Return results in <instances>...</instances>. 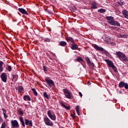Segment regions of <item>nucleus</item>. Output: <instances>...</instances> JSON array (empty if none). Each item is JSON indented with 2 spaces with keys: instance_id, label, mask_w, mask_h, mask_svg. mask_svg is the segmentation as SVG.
<instances>
[{
  "instance_id": "nucleus-1",
  "label": "nucleus",
  "mask_w": 128,
  "mask_h": 128,
  "mask_svg": "<svg viewBox=\"0 0 128 128\" xmlns=\"http://www.w3.org/2000/svg\"><path fill=\"white\" fill-rule=\"evenodd\" d=\"M116 54L118 56V58L120 60H124V62H126V60H128V58H126L124 54L120 52H116Z\"/></svg>"
},
{
  "instance_id": "nucleus-2",
  "label": "nucleus",
  "mask_w": 128,
  "mask_h": 128,
  "mask_svg": "<svg viewBox=\"0 0 128 128\" xmlns=\"http://www.w3.org/2000/svg\"><path fill=\"white\" fill-rule=\"evenodd\" d=\"M44 122L46 126H54V122L50 121V120L48 116H46L44 118Z\"/></svg>"
},
{
  "instance_id": "nucleus-3",
  "label": "nucleus",
  "mask_w": 128,
  "mask_h": 128,
  "mask_svg": "<svg viewBox=\"0 0 128 128\" xmlns=\"http://www.w3.org/2000/svg\"><path fill=\"white\" fill-rule=\"evenodd\" d=\"M10 124L12 128H20V124H18V122L16 120H11Z\"/></svg>"
},
{
  "instance_id": "nucleus-4",
  "label": "nucleus",
  "mask_w": 128,
  "mask_h": 128,
  "mask_svg": "<svg viewBox=\"0 0 128 128\" xmlns=\"http://www.w3.org/2000/svg\"><path fill=\"white\" fill-rule=\"evenodd\" d=\"M63 92L64 96L67 98H69V100H72V92H70L68 91L66 88H64L63 90Z\"/></svg>"
},
{
  "instance_id": "nucleus-5",
  "label": "nucleus",
  "mask_w": 128,
  "mask_h": 128,
  "mask_svg": "<svg viewBox=\"0 0 128 128\" xmlns=\"http://www.w3.org/2000/svg\"><path fill=\"white\" fill-rule=\"evenodd\" d=\"M106 18L107 20V22L110 24L111 26H112L114 22V17L112 16H107L106 17Z\"/></svg>"
},
{
  "instance_id": "nucleus-6",
  "label": "nucleus",
  "mask_w": 128,
  "mask_h": 128,
  "mask_svg": "<svg viewBox=\"0 0 128 128\" xmlns=\"http://www.w3.org/2000/svg\"><path fill=\"white\" fill-rule=\"evenodd\" d=\"M45 80L46 82H47V84L49 86L50 88H52V86H54V82L52 80H48V78H46L45 79Z\"/></svg>"
},
{
  "instance_id": "nucleus-7",
  "label": "nucleus",
  "mask_w": 128,
  "mask_h": 128,
  "mask_svg": "<svg viewBox=\"0 0 128 128\" xmlns=\"http://www.w3.org/2000/svg\"><path fill=\"white\" fill-rule=\"evenodd\" d=\"M119 88H124L126 90H128V83H124V82H120L118 84Z\"/></svg>"
},
{
  "instance_id": "nucleus-8",
  "label": "nucleus",
  "mask_w": 128,
  "mask_h": 128,
  "mask_svg": "<svg viewBox=\"0 0 128 128\" xmlns=\"http://www.w3.org/2000/svg\"><path fill=\"white\" fill-rule=\"evenodd\" d=\"M47 114H48V116H49V118H51V120H56V115L52 114V111H50V110H49L48 111Z\"/></svg>"
},
{
  "instance_id": "nucleus-9",
  "label": "nucleus",
  "mask_w": 128,
  "mask_h": 128,
  "mask_svg": "<svg viewBox=\"0 0 128 128\" xmlns=\"http://www.w3.org/2000/svg\"><path fill=\"white\" fill-rule=\"evenodd\" d=\"M104 62H106L109 68H114V63L112 62V60H108V59H106L104 60Z\"/></svg>"
},
{
  "instance_id": "nucleus-10",
  "label": "nucleus",
  "mask_w": 128,
  "mask_h": 128,
  "mask_svg": "<svg viewBox=\"0 0 128 128\" xmlns=\"http://www.w3.org/2000/svg\"><path fill=\"white\" fill-rule=\"evenodd\" d=\"M0 78L4 82H6L7 76L6 74L3 72L1 74Z\"/></svg>"
},
{
  "instance_id": "nucleus-11",
  "label": "nucleus",
  "mask_w": 128,
  "mask_h": 128,
  "mask_svg": "<svg viewBox=\"0 0 128 128\" xmlns=\"http://www.w3.org/2000/svg\"><path fill=\"white\" fill-rule=\"evenodd\" d=\"M86 60L88 63V66H90V68H94V63H92V62H90V58H86Z\"/></svg>"
},
{
  "instance_id": "nucleus-12",
  "label": "nucleus",
  "mask_w": 128,
  "mask_h": 128,
  "mask_svg": "<svg viewBox=\"0 0 128 128\" xmlns=\"http://www.w3.org/2000/svg\"><path fill=\"white\" fill-rule=\"evenodd\" d=\"M25 124L26 126H32V121L31 120H29L28 119L24 120Z\"/></svg>"
},
{
  "instance_id": "nucleus-13",
  "label": "nucleus",
  "mask_w": 128,
  "mask_h": 128,
  "mask_svg": "<svg viewBox=\"0 0 128 128\" xmlns=\"http://www.w3.org/2000/svg\"><path fill=\"white\" fill-rule=\"evenodd\" d=\"M18 12H21V14H26V16L28 14V13L26 10L24 9L23 8H18Z\"/></svg>"
},
{
  "instance_id": "nucleus-14",
  "label": "nucleus",
  "mask_w": 128,
  "mask_h": 128,
  "mask_svg": "<svg viewBox=\"0 0 128 128\" xmlns=\"http://www.w3.org/2000/svg\"><path fill=\"white\" fill-rule=\"evenodd\" d=\"M19 120H20V122H21L22 125L23 126V128H25L26 124H24V118H22V116H20L19 117Z\"/></svg>"
},
{
  "instance_id": "nucleus-15",
  "label": "nucleus",
  "mask_w": 128,
  "mask_h": 128,
  "mask_svg": "<svg viewBox=\"0 0 128 128\" xmlns=\"http://www.w3.org/2000/svg\"><path fill=\"white\" fill-rule=\"evenodd\" d=\"M16 90H18V92H22L24 90V87L21 86H18V87L16 88Z\"/></svg>"
},
{
  "instance_id": "nucleus-16",
  "label": "nucleus",
  "mask_w": 128,
  "mask_h": 128,
  "mask_svg": "<svg viewBox=\"0 0 128 128\" xmlns=\"http://www.w3.org/2000/svg\"><path fill=\"white\" fill-rule=\"evenodd\" d=\"M94 48L96 50H100V52H104V48L100 47L98 45L94 46Z\"/></svg>"
},
{
  "instance_id": "nucleus-17",
  "label": "nucleus",
  "mask_w": 128,
  "mask_h": 128,
  "mask_svg": "<svg viewBox=\"0 0 128 128\" xmlns=\"http://www.w3.org/2000/svg\"><path fill=\"white\" fill-rule=\"evenodd\" d=\"M92 7L91 8H92L93 10H96V8H98V6H96V2H93L91 4Z\"/></svg>"
},
{
  "instance_id": "nucleus-18",
  "label": "nucleus",
  "mask_w": 128,
  "mask_h": 128,
  "mask_svg": "<svg viewBox=\"0 0 128 128\" xmlns=\"http://www.w3.org/2000/svg\"><path fill=\"white\" fill-rule=\"evenodd\" d=\"M78 44H74V42L72 44V47H71L72 50H76L78 49Z\"/></svg>"
},
{
  "instance_id": "nucleus-19",
  "label": "nucleus",
  "mask_w": 128,
  "mask_h": 128,
  "mask_svg": "<svg viewBox=\"0 0 128 128\" xmlns=\"http://www.w3.org/2000/svg\"><path fill=\"white\" fill-rule=\"evenodd\" d=\"M66 40H67V42H70L72 44L74 42V40L72 38L69 37V36L66 37Z\"/></svg>"
},
{
  "instance_id": "nucleus-20",
  "label": "nucleus",
  "mask_w": 128,
  "mask_h": 128,
  "mask_svg": "<svg viewBox=\"0 0 128 128\" xmlns=\"http://www.w3.org/2000/svg\"><path fill=\"white\" fill-rule=\"evenodd\" d=\"M122 14L124 18H128V12L126 10H122Z\"/></svg>"
},
{
  "instance_id": "nucleus-21",
  "label": "nucleus",
  "mask_w": 128,
  "mask_h": 128,
  "mask_svg": "<svg viewBox=\"0 0 128 128\" xmlns=\"http://www.w3.org/2000/svg\"><path fill=\"white\" fill-rule=\"evenodd\" d=\"M61 106H62L63 108H65V110H70V106H66L64 105V104L63 103L61 104Z\"/></svg>"
},
{
  "instance_id": "nucleus-22",
  "label": "nucleus",
  "mask_w": 128,
  "mask_h": 128,
  "mask_svg": "<svg viewBox=\"0 0 128 128\" xmlns=\"http://www.w3.org/2000/svg\"><path fill=\"white\" fill-rule=\"evenodd\" d=\"M23 98L24 100H31L30 97L28 95H25L24 96Z\"/></svg>"
},
{
  "instance_id": "nucleus-23",
  "label": "nucleus",
  "mask_w": 128,
  "mask_h": 128,
  "mask_svg": "<svg viewBox=\"0 0 128 128\" xmlns=\"http://www.w3.org/2000/svg\"><path fill=\"white\" fill-rule=\"evenodd\" d=\"M12 81L14 82H14L18 80V74H12Z\"/></svg>"
},
{
  "instance_id": "nucleus-24",
  "label": "nucleus",
  "mask_w": 128,
  "mask_h": 128,
  "mask_svg": "<svg viewBox=\"0 0 128 128\" xmlns=\"http://www.w3.org/2000/svg\"><path fill=\"white\" fill-rule=\"evenodd\" d=\"M112 26H120V22H118V21H116L114 20V22H113V24Z\"/></svg>"
},
{
  "instance_id": "nucleus-25",
  "label": "nucleus",
  "mask_w": 128,
  "mask_h": 128,
  "mask_svg": "<svg viewBox=\"0 0 128 128\" xmlns=\"http://www.w3.org/2000/svg\"><path fill=\"white\" fill-rule=\"evenodd\" d=\"M66 44H67L66 42L64 41H61L60 42V46H66Z\"/></svg>"
},
{
  "instance_id": "nucleus-26",
  "label": "nucleus",
  "mask_w": 128,
  "mask_h": 128,
  "mask_svg": "<svg viewBox=\"0 0 128 128\" xmlns=\"http://www.w3.org/2000/svg\"><path fill=\"white\" fill-rule=\"evenodd\" d=\"M76 60H77L78 62H84V59H82V58L80 56H78L77 58H76Z\"/></svg>"
},
{
  "instance_id": "nucleus-27",
  "label": "nucleus",
  "mask_w": 128,
  "mask_h": 128,
  "mask_svg": "<svg viewBox=\"0 0 128 128\" xmlns=\"http://www.w3.org/2000/svg\"><path fill=\"white\" fill-rule=\"evenodd\" d=\"M106 12V9L100 8L98 10V12H100V14H104V12Z\"/></svg>"
},
{
  "instance_id": "nucleus-28",
  "label": "nucleus",
  "mask_w": 128,
  "mask_h": 128,
  "mask_svg": "<svg viewBox=\"0 0 128 128\" xmlns=\"http://www.w3.org/2000/svg\"><path fill=\"white\" fill-rule=\"evenodd\" d=\"M43 96L44 98H46L47 99L50 98V96H48V93H46V92H44L43 93Z\"/></svg>"
},
{
  "instance_id": "nucleus-29",
  "label": "nucleus",
  "mask_w": 128,
  "mask_h": 128,
  "mask_svg": "<svg viewBox=\"0 0 128 128\" xmlns=\"http://www.w3.org/2000/svg\"><path fill=\"white\" fill-rule=\"evenodd\" d=\"M116 4L118 6H124V2H117Z\"/></svg>"
},
{
  "instance_id": "nucleus-30",
  "label": "nucleus",
  "mask_w": 128,
  "mask_h": 128,
  "mask_svg": "<svg viewBox=\"0 0 128 128\" xmlns=\"http://www.w3.org/2000/svg\"><path fill=\"white\" fill-rule=\"evenodd\" d=\"M32 92H33L34 94L36 96H38V92H36V89L33 88H32Z\"/></svg>"
},
{
  "instance_id": "nucleus-31",
  "label": "nucleus",
  "mask_w": 128,
  "mask_h": 128,
  "mask_svg": "<svg viewBox=\"0 0 128 128\" xmlns=\"http://www.w3.org/2000/svg\"><path fill=\"white\" fill-rule=\"evenodd\" d=\"M6 70L8 72H10V70H12V66H10V65H7V67L6 68Z\"/></svg>"
},
{
  "instance_id": "nucleus-32",
  "label": "nucleus",
  "mask_w": 128,
  "mask_h": 128,
  "mask_svg": "<svg viewBox=\"0 0 128 128\" xmlns=\"http://www.w3.org/2000/svg\"><path fill=\"white\" fill-rule=\"evenodd\" d=\"M76 110L77 112V114H78V116H80V109H78V106H77L76 108Z\"/></svg>"
},
{
  "instance_id": "nucleus-33",
  "label": "nucleus",
  "mask_w": 128,
  "mask_h": 128,
  "mask_svg": "<svg viewBox=\"0 0 128 128\" xmlns=\"http://www.w3.org/2000/svg\"><path fill=\"white\" fill-rule=\"evenodd\" d=\"M6 122H3L0 128H6Z\"/></svg>"
},
{
  "instance_id": "nucleus-34",
  "label": "nucleus",
  "mask_w": 128,
  "mask_h": 128,
  "mask_svg": "<svg viewBox=\"0 0 128 128\" xmlns=\"http://www.w3.org/2000/svg\"><path fill=\"white\" fill-rule=\"evenodd\" d=\"M70 10H71V12H76V7L72 6L70 8Z\"/></svg>"
},
{
  "instance_id": "nucleus-35",
  "label": "nucleus",
  "mask_w": 128,
  "mask_h": 128,
  "mask_svg": "<svg viewBox=\"0 0 128 128\" xmlns=\"http://www.w3.org/2000/svg\"><path fill=\"white\" fill-rule=\"evenodd\" d=\"M18 114H20V116H24V110H21L20 111H18Z\"/></svg>"
},
{
  "instance_id": "nucleus-36",
  "label": "nucleus",
  "mask_w": 128,
  "mask_h": 128,
  "mask_svg": "<svg viewBox=\"0 0 128 128\" xmlns=\"http://www.w3.org/2000/svg\"><path fill=\"white\" fill-rule=\"evenodd\" d=\"M110 38H108L104 40V42H106V44H108V42H110Z\"/></svg>"
},
{
  "instance_id": "nucleus-37",
  "label": "nucleus",
  "mask_w": 128,
  "mask_h": 128,
  "mask_svg": "<svg viewBox=\"0 0 128 128\" xmlns=\"http://www.w3.org/2000/svg\"><path fill=\"white\" fill-rule=\"evenodd\" d=\"M1 110H2V112H3V114H6V112H7L6 110V109H4V108H2Z\"/></svg>"
},
{
  "instance_id": "nucleus-38",
  "label": "nucleus",
  "mask_w": 128,
  "mask_h": 128,
  "mask_svg": "<svg viewBox=\"0 0 128 128\" xmlns=\"http://www.w3.org/2000/svg\"><path fill=\"white\" fill-rule=\"evenodd\" d=\"M44 42H50V38H44Z\"/></svg>"
},
{
  "instance_id": "nucleus-39",
  "label": "nucleus",
  "mask_w": 128,
  "mask_h": 128,
  "mask_svg": "<svg viewBox=\"0 0 128 128\" xmlns=\"http://www.w3.org/2000/svg\"><path fill=\"white\" fill-rule=\"evenodd\" d=\"M112 70H114V72H118V69H116V66H114V67L112 68Z\"/></svg>"
},
{
  "instance_id": "nucleus-40",
  "label": "nucleus",
  "mask_w": 128,
  "mask_h": 128,
  "mask_svg": "<svg viewBox=\"0 0 128 128\" xmlns=\"http://www.w3.org/2000/svg\"><path fill=\"white\" fill-rule=\"evenodd\" d=\"M46 12H48V14H54L52 12L48 10V9H46Z\"/></svg>"
},
{
  "instance_id": "nucleus-41",
  "label": "nucleus",
  "mask_w": 128,
  "mask_h": 128,
  "mask_svg": "<svg viewBox=\"0 0 128 128\" xmlns=\"http://www.w3.org/2000/svg\"><path fill=\"white\" fill-rule=\"evenodd\" d=\"M3 114L4 118H8V115L6 113H5L4 114Z\"/></svg>"
},
{
  "instance_id": "nucleus-42",
  "label": "nucleus",
  "mask_w": 128,
  "mask_h": 128,
  "mask_svg": "<svg viewBox=\"0 0 128 128\" xmlns=\"http://www.w3.org/2000/svg\"><path fill=\"white\" fill-rule=\"evenodd\" d=\"M119 36H120V38H126V35L120 34Z\"/></svg>"
},
{
  "instance_id": "nucleus-43",
  "label": "nucleus",
  "mask_w": 128,
  "mask_h": 128,
  "mask_svg": "<svg viewBox=\"0 0 128 128\" xmlns=\"http://www.w3.org/2000/svg\"><path fill=\"white\" fill-rule=\"evenodd\" d=\"M43 70L44 72H46V66H43Z\"/></svg>"
},
{
  "instance_id": "nucleus-44",
  "label": "nucleus",
  "mask_w": 128,
  "mask_h": 128,
  "mask_svg": "<svg viewBox=\"0 0 128 128\" xmlns=\"http://www.w3.org/2000/svg\"><path fill=\"white\" fill-rule=\"evenodd\" d=\"M3 64H4V62H2V61H0V67L2 66Z\"/></svg>"
},
{
  "instance_id": "nucleus-45",
  "label": "nucleus",
  "mask_w": 128,
  "mask_h": 128,
  "mask_svg": "<svg viewBox=\"0 0 128 128\" xmlns=\"http://www.w3.org/2000/svg\"><path fill=\"white\" fill-rule=\"evenodd\" d=\"M3 70H4V68H2V66H1V67H0V72H2Z\"/></svg>"
},
{
  "instance_id": "nucleus-46",
  "label": "nucleus",
  "mask_w": 128,
  "mask_h": 128,
  "mask_svg": "<svg viewBox=\"0 0 128 128\" xmlns=\"http://www.w3.org/2000/svg\"><path fill=\"white\" fill-rule=\"evenodd\" d=\"M4 122V120L2 118V116H0V122Z\"/></svg>"
},
{
  "instance_id": "nucleus-47",
  "label": "nucleus",
  "mask_w": 128,
  "mask_h": 128,
  "mask_svg": "<svg viewBox=\"0 0 128 128\" xmlns=\"http://www.w3.org/2000/svg\"><path fill=\"white\" fill-rule=\"evenodd\" d=\"M88 86H90V81L88 80L87 82Z\"/></svg>"
},
{
  "instance_id": "nucleus-48",
  "label": "nucleus",
  "mask_w": 128,
  "mask_h": 128,
  "mask_svg": "<svg viewBox=\"0 0 128 128\" xmlns=\"http://www.w3.org/2000/svg\"><path fill=\"white\" fill-rule=\"evenodd\" d=\"M74 116H76L75 114H71V116H72L73 118H76V117Z\"/></svg>"
},
{
  "instance_id": "nucleus-49",
  "label": "nucleus",
  "mask_w": 128,
  "mask_h": 128,
  "mask_svg": "<svg viewBox=\"0 0 128 128\" xmlns=\"http://www.w3.org/2000/svg\"><path fill=\"white\" fill-rule=\"evenodd\" d=\"M111 45L112 46H116V43H114V42H112V43H111Z\"/></svg>"
},
{
  "instance_id": "nucleus-50",
  "label": "nucleus",
  "mask_w": 128,
  "mask_h": 128,
  "mask_svg": "<svg viewBox=\"0 0 128 128\" xmlns=\"http://www.w3.org/2000/svg\"><path fill=\"white\" fill-rule=\"evenodd\" d=\"M79 95L80 96H81V98L82 96V94L80 92H79Z\"/></svg>"
},
{
  "instance_id": "nucleus-51",
  "label": "nucleus",
  "mask_w": 128,
  "mask_h": 128,
  "mask_svg": "<svg viewBox=\"0 0 128 128\" xmlns=\"http://www.w3.org/2000/svg\"><path fill=\"white\" fill-rule=\"evenodd\" d=\"M11 84H12V82H11Z\"/></svg>"
}]
</instances>
